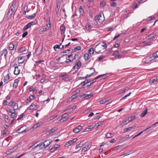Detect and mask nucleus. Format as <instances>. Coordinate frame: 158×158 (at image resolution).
Listing matches in <instances>:
<instances>
[{
  "label": "nucleus",
  "mask_w": 158,
  "mask_h": 158,
  "mask_svg": "<svg viewBox=\"0 0 158 158\" xmlns=\"http://www.w3.org/2000/svg\"><path fill=\"white\" fill-rule=\"evenodd\" d=\"M17 1L14 0L11 3V5L10 7L9 11L7 13V15L11 16L14 12L16 6Z\"/></svg>",
  "instance_id": "nucleus-1"
},
{
  "label": "nucleus",
  "mask_w": 158,
  "mask_h": 158,
  "mask_svg": "<svg viewBox=\"0 0 158 158\" xmlns=\"http://www.w3.org/2000/svg\"><path fill=\"white\" fill-rule=\"evenodd\" d=\"M37 23V20H35L34 21H31L29 23L26 25V26L24 27L23 29V30L25 31L27 30V29L30 28L31 26L36 24Z\"/></svg>",
  "instance_id": "nucleus-2"
},
{
  "label": "nucleus",
  "mask_w": 158,
  "mask_h": 158,
  "mask_svg": "<svg viewBox=\"0 0 158 158\" xmlns=\"http://www.w3.org/2000/svg\"><path fill=\"white\" fill-rule=\"evenodd\" d=\"M81 62L79 60L77 61L76 63L75 64V65L73 67L72 70L73 71L74 69H76L75 70V73H76L77 71L80 68L81 66Z\"/></svg>",
  "instance_id": "nucleus-3"
},
{
  "label": "nucleus",
  "mask_w": 158,
  "mask_h": 158,
  "mask_svg": "<svg viewBox=\"0 0 158 158\" xmlns=\"http://www.w3.org/2000/svg\"><path fill=\"white\" fill-rule=\"evenodd\" d=\"M111 102V101H110V99L109 98H107L100 101L99 102L101 104H106V105H107L110 103Z\"/></svg>",
  "instance_id": "nucleus-4"
},
{
  "label": "nucleus",
  "mask_w": 158,
  "mask_h": 158,
  "mask_svg": "<svg viewBox=\"0 0 158 158\" xmlns=\"http://www.w3.org/2000/svg\"><path fill=\"white\" fill-rule=\"evenodd\" d=\"M102 15V16L101 14L100 13L98 15H97L95 17V18L96 19H97L100 23L103 22L105 19L104 15L103 14Z\"/></svg>",
  "instance_id": "nucleus-5"
},
{
  "label": "nucleus",
  "mask_w": 158,
  "mask_h": 158,
  "mask_svg": "<svg viewBox=\"0 0 158 158\" xmlns=\"http://www.w3.org/2000/svg\"><path fill=\"white\" fill-rule=\"evenodd\" d=\"M62 118L60 119V121L61 122L66 121L69 118V114L68 113H65L62 114Z\"/></svg>",
  "instance_id": "nucleus-6"
},
{
  "label": "nucleus",
  "mask_w": 158,
  "mask_h": 158,
  "mask_svg": "<svg viewBox=\"0 0 158 158\" xmlns=\"http://www.w3.org/2000/svg\"><path fill=\"white\" fill-rule=\"evenodd\" d=\"M25 126L21 127H20L16 131V132L20 134L26 133L28 131V129H27V128L24 129L23 131H21V130Z\"/></svg>",
  "instance_id": "nucleus-7"
},
{
  "label": "nucleus",
  "mask_w": 158,
  "mask_h": 158,
  "mask_svg": "<svg viewBox=\"0 0 158 158\" xmlns=\"http://www.w3.org/2000/svg\"><path fill=\"white\" fill-rule=\"evenodd\" d=\"M8 53V51L6 49H4L2 51L0 52V56L4 55V58L6 59L7 57V54Z\"/></svg>",
  "instance_id": "nucleus-8"
},
{
  "label": "nucleus",
  "mask_w": 158,
  "mask_h": 158,
  "mask_svg": "<svg viewBox=\"0 0 158 158\" xmlns=\"http://www.w3.org/2000/svg\"><path fill=\"white\" fill-rule=\"evenodd\" d=\"M42 48L41 47L39 46L35 51V53L36 56H39L42 53Z\"/></svg>",
  "instance_id": "nucleus-9"
},
{
  "label": "nucleus",
  "mask_w": 158,
  "mask_h": 158,
  "mask_svg": "<svg viewBox=\"0 0 158 158\" xmlns=\"http://www.w3.org/2000/svg\"><path fill=\"white\" fill-rule=\"evenodd\" d=\"M35 98V95H31L29 97V98H27L26 100V102L27 103L30 102L32 100H33Z\"/></svg>",
  "instance_id": "nucleus-10"
},
{
  "label": "nucleus",
  "mask_w": 158,
  "mask_h": 158,
  "mask_svg": "<svg viewBox=\"0 0 158 158\" xmlns=\"http://www.w3.org/2000/svg\"><path fill=\"white\" fill-rule=\"evenodd\" d=\"M15 65H17V64H15L14 65V67H15V70L14 71V74L16 75H18L20 73V70L19 69L18 66H15Z\"/></svg>",
  "instance_id": "nucleus-11"
},
{
  "label": "nucleus",
  "mask_w": 158,
  "mask_h": 158,
  "mask_svg": "<svg viewBox=\"0 0 158 158\" xmlns=\"http://www.w3.org/2000/svg\"><path fill=\"white\" fill-rule=\"evenodd\" d=\"M82 127L81 126L79 125L76 128L73 129V131L75 133H77L80 131L82 129Z\"/></svg>",
  "instance_id": "nucleus-12"
},
{
  "label": "nucleus",
  "mask_w": 158,
  "mask_h": 158,
  "mask_svg": "<svg viewBox=\"0 0 158 158\" xmlns=\"http://www.w3.org/2000/svg\"><path fill=\"white\" fill-rule=\"evenodd\" d=\"M90 82V80H89L87 79L81 82L80 85H81L82 86H84L85 85H86L87 86L88 84H89Z\"/></svg>",
  "instance_id": "nucleus-13"
},
{
  "label": "nucleus",
  "mask_w": 158,
  "mask_h": 158,
  "mask_svg": "<svg viewBox=\"0 0 158 158\" xmlns=\"http://www.w3.org/2000/svg\"><path fill=\"white\" fill-rule=\"evenodd\" d=\"M2 118L5 119V121L6 122L9 123L10 122V118L8 115L6 114H3Z\"/></svg>",
  "instance_id": "nucleus-14"
},
{
  "label": "nucleus",
  "mask_w": 158,
  "mask_h": 158,
  "mask_svg": "<svg viewBox=\"0 0 158 158\" xmlns=\"http://www.w3.org/2000/svg\"><path fill=\"white\" fill-rule=\"evenodd\" d=\"M158 80V76H156L153 77L152 79L149 81V83L151 84L154 83Z\"/></svg>",
  "instance_id": "nucleus-15"
},
{
  "label": "nucleus",
  "mask_w": 158,
  "mask_h": 158,
  "mask_svg": "<svg viewBox=\"0 0 158 158\" xmlns=\"http://www.w3.org/2000/svg\"><path fill=\"white\" fill-rule=\"evenodd\" d=\"M51 141L50 140H47L44 141V148H46L48 147L51 143Z\"/></svg>",
  "instance_id": "nucleus-16"
},
{
  "label": "nucleus",
  "mask_w": 158,
  "mask_h": 158,
  "mask_svg": "<svg viewBox=\"0 0 158 158\" xmlns=\"http://www.w3.org/2000/svg\"><path fill=\"white\" fill-rule=\"evenodd\" d=\"M19 81L18 79H16L15 80L14 83L13 84V88H16L18 86V84Z\"/></svg>",
  "instance_id": "nucleus-17"
},
{
  "label": "nucleus",
  "mask_w": 158,
  "mask_h": 158,
  "mask_svg": "<svg viewBox=\"0 0 158 158\" xmlns=\"http://www.w3.org/2000/svg\"><path fill=\"white\" fill-rule=\"evenodd\" d=\"M47 24V30L49 29L51 27V23H50V17H49L48 20L46 22Z\"/></svg>",
  "instance_id": "nucleus-18"
},
{
  "label": "nucleus",
  "mask_w": 158,
  "mask_h": 158,
  "mask_svg": "<svg viewBox=\"0 0 158 158\" xmlns=\"http://www.w3.org/2000/svg\"><path fill=\"white\" fill-rule=\"evenodd\" d=\"M129 122V121H128V120H125L121 123L119 125V127L120 128H122L125 125L127 124Z\"/></svg>",
  "instance_id": "nucleus-19"
},
{
  "label": "nucleus",
  "mask_w": 158,
  "mask_h": 158,
  "mask_svg": "<svg viewBox=\"0 0 158 158\" xmlns=\"http://www.w3.org/2000/svg\"><path fill=\"white\" fill-rule=\"evenodd\" d=\"M60 29L61 31V34H63L65 32V27L64 25H61L60 27Z\"/></svg>",
  "instance_id": "nucleus-20"
},
{
  "label": "nucleus",
  "mask_w": 158,
  "mask_h": 158,
  "mask_svg": "<svg viewBox=\"0 0 158 158\" xmlns=\"http://www.w3.org/2000/svg\"><path fill=\"white\" fill-rule=\"evenodd\" d=\"M15 46L14 44L12 43H10L8 45V49L10 50H12L14 49Z\"/></svg>",
  "instance_id": "nucleus-21"
},
{
  "label": "nucleus",
  "mask_w": 158,
  "mask_h": 158,
  "mask_svg": "<svg viewBox=\"0 0 158 158\" xmlns=\"http://www.w3.org/2000/svg\"><path fill=\"white\" fill-rule=\"evenodd\" d=\"M90 147L91 146H90V145L88 144L83 148L82 151L85 152V151L89 150Z\"/></svg>",
  "instance_id": "nucleus-22"
},
{
  "label": "nucleus",
  "mask_w": 158,
  "mask_h": 158,
  "mask_svg": "<svg viewBox=\"0 0 158 158\" xmlns=\"http://www.w3.org/2000/svg\"><path fill=\"white\" fill-rule=\"evenodd\" d=\"M10 79V76L9 74H8L4 78L3 81L4 82L6 83H7L8 82V81Z\"/></svg>",
  "instance_id": "nucleus-23"
},
{
  "label": "nucleus",
  "mask_w": 158,
  "mask_h": 158,
  "mask_svg": "<svg viewBox=\"0 0 158 158\" xmlns=\"http://www.w3.org/2000/svg\"><path fill=\"white\" fill-rule=\"evenodd\" d=\"M17 116V114L15 112V110H13V111L10 115V117L12 118H14L16 117Z\"/></svg>",
  "instance_id": "nucleus-24"
},
{
  "label": "nucleus",
  "mask_w": 158,
  "mask_h": 158,
  "mask_svg": "<svg viewBox=\"0 0 158 158\" xmlns=\"http://www.w3.org/2000/svg\"><path fill=\"white\" fill-rule=\"evenodd\" d=\"M62 80L64 81H65L66 82H67L68 81H70L71 80V77H69L67 75L66 76H65L64 77H63Z\"/></svg>",
  "instance_id": "nucleus-25"
},
{
  "label": "nucleus",
  "mask_w": 158,
  "mask_h": 158,
  "mask_svg": "<svg viewBox=\"0 0 158 158\" xmlns=\"http://www.w3.org/2000/svg\"><path fill=\"white\" fill-rule=\"evenodd\" d=\"M79 55L78 54H75L74 56V58L72 60V62H75L77 61V60L79 59Z\"/></svg>",
  "instance_id": "nucleus-26"
},
{
  "label": "nucleus",
  "mask_w": 158,
  "mask_h": 158,
  "mask_svg": "<svg viewBox=\"0 0 158 158\" xmlns=\"http://www.w3.org/2000/svg\"><path fill=\"white\" fill-rule=\"evenodd\" d=\"M84 57L85 61H86L89 60L90 58V56L89 55L88 53H87L85 54L84 56Z\"/></svg>",
  "instance_id": "nucleus-27"
},
{
  "label": "nucleus",
  "mask_w": 158,
  "mask_h": 158,
  "mask_svg": "<svg viewBox=\"0 0 158 158\" xmlns=\"http://www.w3.org/2000/svg\"><path fill=\"white\" fill-rule=\"evenodd\" d=\"M93 96V95L91 94H84L82 97L83 98H89Z\"/></svg>",
  "instance_id": "nucleus-28"
},
{
  "label": "nucleus",
  "mask_w": 158,
  "mask_h": 158,
  "mask_svg": "<svg viewBox=\"0 0 158 158\" xmlns=\"http://www.w3.org/2000/svg\"><path fill=\"white\" fill-rule=\"evenodd\" d=\"M148 112V109L146 108L141 114V117H144L147 113Z\"/></svg>",
  "instance_id": "nucleus-29"
},
{
  "label": "nucleus",
  "mask_w": 158,
  "mask_h": 158,
  "mask_svg": "<svg viewBox=\"0 0 158 158\" xmlns=\"http://www.w3.org/2000/svg\"><path fill=\"white\" fill-rule=\"evenodd\" d=\"M85 27L87 30L88 31L91 29L92 28V26L90 23H88L86 24Z\"/></svg>",
  "instance_id": "nucleus-30"
},
{
  "label": "nucleus",
  "mask_w": 158,
  "mask_h": 158,
  "mask_svg": "<svg viewBox=\"0 0 158 158\" xmlns=\"http://www.w3.org/2000/svg\"><path fill=\"white\" fill-rule=\"evenodd\" d=\"M90 69V70L93 69L94 71V72L91 73V74H87L86 75V76L85 77V78H87L88 77H91L92 76V75H93L94 74V72H95V69L94 68H91Z\"/></svg>",
  "instance_id": "nucleus-31"
},
{
  "label": "nucleus",
  "mask_w": 158,
  "mask_h": 158,
  "mask_svg": "<svg viewBox=\"0 0 158 158\" xmlns=\"http://www.w3.org/2000/svg\"><path fill=\"white\" fill-rule=\"evenodd\" d=\"M36 14V13H35L31 15L27 16V17L29 19H31L35 17Z\"/></svg>",
  "instance_id": "nucleus-32"
},
{
  "label": "nucleus",
  "mask_w": 158,
  "mask_h": 158,
  "mask_svg": "<svg viewBox=\"0 0 158 158\" xmlns=\"http://www.w3.org/2000/svg\"><path fill=\"white\" fill-rule=\"evenodd\" d=\"M94 48H90L88 51V52L90 55H91L94 54Z\"/></svg>",
  "instance_id": "nucleus-33"
},
{
  "label": "nucleus",
  "mask_w": 158,
  "mask_h": 158,
  "mask_svg": "<svg viewBox=\"0 0 158 158\" xmlns=\"http://www.w3.org/2000/svg\"><path fill=\"white\" fill-rule=\"evenodd\" d=\"M26 48L25 47H22L21 48L19 49L18 51L19 53H22L23 52L25 51H26Z\"/></svg>",
  "instance_id": "nucleus-34"
},
{
  "label": "nucleus",
  "mask_w": 158,
  "mask_h": 158,
  "mask_svg": "<svg viewBox=\"0 0 158 158\" xmlns=\"http://www.w3.org/2000/svg\"><path fill=\"white\" fill-rule=\"evenodd\" d=\"M114 136L113 134L112 133H109L106 134V138H110Z\"/></svg>",
  "instance_id": "nucleus-35"
},
{
  "label": "nucleus",
  "mask_w": 158,
  "mask_h": 158,
  "mask_svg": "<svg viewBox=\"0 0 158 158\" xmlns=\"http://www.w3.org/2000/svg\"><path fill=\"white\" fill-rule=\"evenodd\" d=\"M155 126H155V124H153L152 125V126L148 127L147 128L144 130V131H145L148 130H152L155 127Z\"/></svg>",
  "instance_id": "nucleus-36"
},
{
  "label": "nucleus",
  "mask_w": 158,
  "mask_h": 158,
  "mask_svg": "<svg viewBox=\"0 0 158 158\" xmlns=\"http://www.w3.org/2000/svg\"><path fill=\"white\" fill-rule=\"evenodd\" d=\"M57 130L56 127H54L49 131V134H50L55 131Z\"/></svg>",
  "instance_id": "nucleus-37"
},
{
  "label": "nucleus",
  "mask_w": 158,
  "mask_h": 158,
  "mask_svg": "<svg viewBox=\"0 0 158 158\" xmlns=\"http://www.w3.org/2000/svg\"><path fill=\"white\" fill-rule=\"evenodd\" d=\"M81 49V47L80 46H78L75 48L73 50V52H77L78 50H80Z\"/></svg>",
  "instance_id": "nucleus-38"
},
{
  "label": "nucleus",
  "mask_w": 158,
  "mask_h": 158,
  "mask_svg": "<svg viewBox=\"0 0 158 158\" xmlns=\"http://www.w3.org/2000/svg\"><path fill=\"white\" fill-rule=\"evenodd\" d=\"M14 148H11L10 149L7 151L6 152V153L7 154V155H8L10 154V153L13 152L14 151Z\"/></svg>",
  "instance_id": "nucleus-39"
},
{
  "label": "nucleus",
  "mask_w": 158,
  "mask_h": 158,
  "mask_svg": "<svg viewBox=\"0 0 158 158\" xmlns=\"http://www.w3.org/2000/svg\"><path fill=\"white\" fill-rule=\"evenodd\" d=\"M79 11L81 14H83L84 13V10L82 6H79Z\"/></svg>",
  "instance_id": "nucleus-40"
},
{
  "label": "nucleus",
  "mask_w": 158,
  "mask_h": 158,
  "mask_svg": "<svg viewBox=\"0 0 158 158\" xmlns=\"http://www.w3.org/2000/svg\"><path fill=\"white\" fill-rule=\"evenodd\" d=\"M13 110H16L18 108V105L17 103H15L13 105Z\"/></svg>",
  "instance_id": "nucleus-41"
},
{
  "label": "nucleus",
  "mask_w": 158,
  "mask_h": 158,
  "mask_svg": "<svg viewBox=\"0 0 158 158\" xmlns=\"http://www.w3.org/2000/svg\"><path fill=\"white\" fill-rule=\"evenodd\" d=\"M133 127H129L127 128H125L124 130V132H126L128 131L131 130Z\"/></svg>",
  "instance_id": "nucleus-42"
},
{
  "label": "nucleus",
  "mask_w": 158,
  "mask_h": 158,
  "mask_svg": "<svg viewBox=\"0 0 158 158\" xmlns=\"http://www.w3.org/2000/svg\"><path fill=\"white\" fill-rule=\"evenodd\" d=\"M95 82H96V81L95 80H94H94H93L90 81L89 84H88L87 85V87L90 86L91 85H92Z\"/></svg>",
  "instance_id": "nucleus-43"
},
{
  "label": "nucleus",
  "mask_w": 158,
  "mask_h": 158,
  "mask_svg": "<svg viewBox=\"0 0 158 158\" xmlns=\"http://www.w3.org/2000/svg\"><path fill=\"white\" fill-rule=\"evenodd\" d=\"M104 123L103 121H100L99 122L96 124V126H97V127H98L99 126H101L102 125H103Z\"/></svg>",
  "instance_id": "nucleus-44"
},
{
  "label": "nucleus",
  "mask_w": 158,
  "mask_h": 158,
  "mask_svg": "<svg viewBox=\"0 0 158 158\" xmlns=\"http://www.w3.org/2000/svg\"><path fill=\"white\" fill-rule=\"evenodd\" d=\"M8 130H4L2 131V135H3V136H6V134H7V133L8 132Z\"/></svg>",
  "instance_id": "nucleus-45"
},
{
  "label": "nucleus",
  "mask_w": 158,
  "mask_h": 158,
  "mask_svg": "<svg viewBox=\"0 0 158 158\" xmlns=\"http://www.w3.org/2000/svg\"><path fill=\"white\" fill-rule=\"evenodd\" d=\"M147 39H151L155 38V35L154 34H152L148 36L147 37Z\"/></svg>",
  "instance_id": "nucleus-46"
},
{
  "label": "nucleus",
  "mask_w": 158,
  "mask_h": 158,
  "mask_svg": "<svg viewBox=\"0 0 158 158\" xmlns=\"http://www.w3.org/2000/svg\"><path fill=\"white\" fill-rule=\"evenodd\" d=\"M39 148L40 149H43L45 148H44V143H43L40 144Z\"/></svg>",
  "instance_id": "nucleus-47"
},
{
  "label": "nucleus",
  "mask_w": 158,
  "mask_h": 158,
  "mask_svg": "<svg viewBox=\"0 0 158 158\" xmlns=\"http://www.w3.org/2000/svg\"><path fill=\"white\" fill-rule=\"evenodd\" d=\"M6 110L8 113H12L13 111V110H11L10 109L9 107H6L5 109Z\"/></svg>",
  "instance_id": "nucleus-48"
},
{
  "label": "nucleus",
  "mask_w": 158,
  "mask_h": 158,
  "mask_svg": "<svg viewBox=\"0 0 158 158\" xmlns=\"http://www.w3.org/2000/svg\"><path fill=\"white\" fill-rule=\"evenodd\" d=\"M25 115L24 113H22L21 114L18 118L17 120H18L20 119H21Z\"/></svg>",
  "instance_id": "nucleus-49"
},
{
  "label": "nucleus",
  "mask_w": 158,
  "mask_h": 158,
  "mask_svg": "<svg viewBox=\"0 0 158 158\" xmlns=\"http://www.w3.org/2000/svg\"><path fill=\"white\" fill-rule=\"evenodd\" d=\"M101 46H102L104 47V48L103 49H105L107 48V44L105 42L102 43V44L101 45Z\"/></svg>",
  "instance_id": "nucleus-50"
},
{
  "label": "nucleus",
  "mask_w": 158,
  "mask_h": 158,
  "mask_svg": "<svg viewBox=\"0 0 158 158\" xmlns=\"http://www.w3.org/2000/svg\"><path fill=\"white\" fill-rule=\"evenodd\" d=\"M14 103V102L13 100H11L8 103V105L10 106H13V104Z\"/></svg>",
  "instance_id": "nucleus-51"
},
{
  "label": "nucleus",
  "mask_w": 158,
  "mask_h": 158,
  "mask_svg": "<svg viewBox=\"0 0 158 158\" xmlns=\"http://www.w3.org/2000/svg\"><path fill=\"white\" fill-rule=\"evenodd\" d=\"M40 124L39 123H37V124H35L33 126V129H35L40 126Z\"/></svg>",
  "instance_id": "nucleus-52"
},
{
  "label": "nucleus",
  "mask_w": 158,
  "mask_h": 158,
  "mask_svg": "<svg viewBox=\"0 0 158 158\" xmlns=\"http://www.w3.org/2000/svg\"><path fill=\"white\" fill-rule=\"evenodd\" d=\"M156 56H158V51H157L156 52L153 53L152 54V56L151 57V58H152V57H156Z\"/></svg>",
  "instance_id": "nucleus-53"
},
{
  "label": "nucleus",
  "mask_w": 158,
  "mask_h": 158,
  "mask_svg": "<svg viewBox=\"0 0 158 158\" xmlns=\"http://www.w3.org/2000/svg\"><path fill=\"white\" fill-rule=\"evenodd\" d=\"M155 18L154 16H152L150 17H149L148 18H147L146 19V20L147 21H149L152 19H153L154 18Z\"/></svg>",
  "instance_id": "nucleus-54"
},
{
  "label": "nucleus",
  "mask_w": 158,
  "mask_h": 158,
  "mask_svg": "<svg viewBox=\"0 0 158 158\" xmlns=\"http://www.w3.org/2000/svg\"><path fill=\"white\" fill-rule=\"evenodd\" d=\"M106 57V56H100L98 58V61H100L101 60L103 59V58H105Z\"/></svg>",
  "instance_id": "nucleus-55"
},
{
  "label": "nucleus",
  "mask_w": 158,
  "mask_h": 158,
  "mask_svg": "<svg viewBox=\"0 0 158 158\" xmlns=\"http://www.w3.org/2000/svg\"><path fill=\"white\" fill-rule=\"evenodd\" d=\"M135 118V115H133L131 117L130 119V118H128V121H129V122H130V121L133 120Z\"/></svg>",
  "instance_id": "nucleus-56"
},
{
  "label": "nucleus",
  "mask_w": 158,
  "mask_h": 158,
  "mask_svg": "<svg viewBox=\"0 0 158 158\" xmlns=\"http://www.w3.org/2000/svg\"><path fill=\"white\" fill-rule=\"evenodd\" d=\"M129 135H127L126 136H125L124 137H123V138H122L121 139V140L122 141H124L125 140V139H127L129 138Z\"/></svg>",
  "instance_id": "nucleus-57"
},
{
  "label": "nucleus",
  "mask_w": 158,
  "mask_h": 158,
  "mask_svg": "<svg viewBox=\"0 0 158 158\" xmlns=\"http://www.w3.org/2000/svg\"><path fill=\"white\" fill-rule=\"evenodd\" d=\"M56 150L57 149L56 148H55L54 147L53 148H51V149H50L49 150V151L50 152H54L55 150Z\"/></svg>",
  "instance_id": "nucleus-58"
},
{
  "label": "nucleus",
  "mask_w": 158,
  "mask_h": 158,
  "mask_svg": "<svg viewBox=\"0 0 158 158\" xmlns=\"http://www.w3.org/2000/svg\"><path fill=\"white\" fill-rule=\"evenodd\" d=\"M122 57V55L121 54H118V55L115 56V59H117L119 58H121Z\"/></svg>",
  "instance_id": "nucleus-59"
},
{
  "label": "nucleus",
  "mask_w": 158,
  "mask_h": 158,
  "mask_svg": "<svg viewBox=\"0 0 158 158\" xmlns=\"http://www.w3.org/2000/svg\"><path fill=\"white\" fill-rule=\"evenodd\" d=\"M132 8H136L138 7V5L136 3H134L132 5Z\"/></svg>",
  "instance_id": "nucleus-60"
},
{
  "label": "nucleus",
  "mask_w": 158,
  "mask_h": 158,
  "mask_svg": "<svg viewBox=\"0 0 158 158\" xmlns=\"http://www.w3.org/2000/svg\"><path fill=\"white\" fill-rule=\"evenodd\" d=\"M83 146V145H82V144H81V143H80L79 144H77L75 148L76 149H77Z\"/></svg>",
  "instance_id": "nucleus-61"
},
{
  "label": "nucleus",
  "mask_w": 158,
  "mask_h": 158,
  "mask_svg": "<svg viewBox=\"0 0 158 158\" xmlns=\"http://www.w3.org/2000/svg\"><path fill=\"white\" fill-rule=\"evenodd\" d=\"M105 76V74H102V75H99L98 76L96 77L94 79V80H95L96 79H97L99 78H100L101 77H104Z\"/></svg>",
  "instance_id": "nucleus-62"
},
{
  "label": "nucleus",
  "mask_w": 158,
  "mask_h": 158,
  "mask_svg": "<svg viewBox=\"0 0 158 158\" xmlns=\"http://www.w3.org/2000/svg\"><path fill=\"white\" fill-rule=\"evenodd\" d=\"M110 6L112 7H114L116 6V3L115 2H113L112 3L110 4Z\"/></svg>",
  "instance_id": "nucleus-63"
},
{
  "label": "nucleus",
  "mask_w": 158,
  "mask_h": 158,
  "mask_svg": "<svg viewBox=\"0 0 158 158\" xmlns=\"http://www.w3.org/2000/svg\"><path fill=\"white\" fill-rule=\"evenodd\" d=\"M152 60H155L156 61H158V56L151 58Z\"/></svg>",
  "instance_id": "nucleus-64"
}]
</instances>
